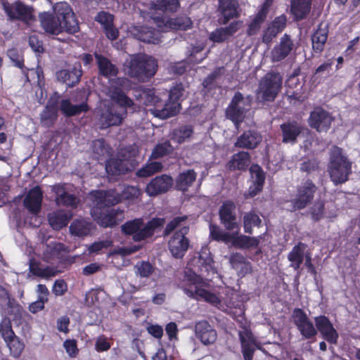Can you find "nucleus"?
<instances>
[{"instance_id": "34", "label": "nucleus", "mask_w": 360, "mask_h": 360, "mask_svg": "<svg viewBox=\"0 0 360 360\" xmlns=\"http://www.w3.org/2000/svg\"><path fill=\"white\" fill-rule=\"evenodd\" d=\"M132 34L140 41L156 44L160 41V34L148 27H135Z\"/></svg>"}, {"instance_id": "36", "label": "nucleus", "mask_w": 360, "mask_h": 360, "mask_svg": "<svg viewBox=\"0 0 360 360\" xmlns=\"http://www.w3.org/2000/svg\"><path fill=\"white\" fill-rule=\"evenodd\" d=\"M306 245L299 243L296 245L288 255V259L290 262V266L295 270H298L303 262Z\"/></svg>"}, {"instance_id": "25", "label": "nucleus", "mask_w": 360, "mask_h": 360, "mask_svg": "<svg viewBox=\"0 0 360 360\" xmlns=\"http://www.w3.org/2000/svg\"><path fill=\"white\" fill-rule=\"evenodd\" d=\"M293 48V43L288 35H284L280 42L271 51V57L274 62L281 61L288 56Z\"/></svg>"}, {"instance_id": "51", "label": "nucleus", "mask_w": 360, "mask_h": 360, "mask_svg": "<svg viewBox=\"0 0 360 360\" xmlns=\"http://www.w3.org/2000/svg\"><path fill=\"white\" fill-rule=\"evenodd\" d=\"M6 342L11 351V353L15 357L19 356L24 349L25 345L23 342H22L20 338L15 335L10 340L6 341Z\"/></svg>"}, {"instance_id": "14", "label": "nucleus", "mask_w": 360, "mask_h": 360, "mask_svg": "<svg viewBox=\"0 0 360 360\" xmlns=\"http://www.w3.org/2000/svg\"><path fill=\"white\" fill-rule=\"evenodd\" d=\"M1 4L10 20L20 19L27 21L32 18V8L19 1L10 4L7 1L1 0Z\"/></svg>"}, {"instance_id": "19", "label": "nucleus", "mask_w": 360, "mask_h": 360, "mask_svg": "<svg viewBox=\"0 0 360 360\" xmlns=\"http://www.w3.org/2000/svg\"><path fill=\"white\" fill-rule=\"evenodd\" d=\"M242 352L245 360H252L255 348L261 349L259 344L248 329H243L239 333Z\"/></svg>"}, {"instance_id": "57", "label": "nucleus", "mask_w": 360, "mask_h": 360, "mask_svg": "<svg viewBox=\"0 0 360 360\" xmlns=\"http://www.w3.org/2000/svg\"><path fill=\"white\" fill-rule=\"evenodd\" d=\"M229 262L234 269H238L240 266H244L246 271L250 269V264L245 262V257L240 253L231 254L229 257Z\"/></svg>"}, {"instance_id": "17", "label": "nucleus", "mask_w": 360, "mask_h": 360, "mask_svg": "<svg viewBox=\"0 0 360 360\" xmlns=\"http://www.w3.org/2000/svg\"><path fill=\"white\" fill-rule=\"evenodd\" d=\"M0 309L6 315H13L15 318L20 316L22 308L11 297L7 285L0 284Z\"/></svg>"}, {"instance_id": "64", "label": "nucleus", "mask_w": 360, "mask_h": 360, "mask_svg": "<svg viewBox=\"0 0 360 360\" xmlns=\"http://www.w3.org/2000/svg\"><path fill=\"white\" fill-rule=\"evenodd\" d=\"M68 287L63 280H57L53 286V292L56 295H63L67 291Z\"/></svg>"}, {"instance_id": "41", "label": "nucleus", "mask_w": 360, "mask_h": 360, "mask_svg": "<svg viewBox=\"0 0 360 360\" xmlns=\"http://www.w3.org/2000/svg\"><path fill=\"white\" fill-rule=\"evenodd\" d=\"M100 73L105 77L111 78L117 74L116 68L107 58L96 55Z\"/></svg>"}, {"instance_id": "20", "label": "nucleus", "mask_w": 360, "mask_h": 360, "mask_svg": "<svg viewBox=\"0 0 360 360\" xmlns=\"http://www.w3.org/2000/svg\"><path fill=\"white\" fill-rule=\"evenodd\" d=\"M173 185V179L167 175H161L153 179L146 186V192L150 196L167 192Z\"/></svg>"}, {"instance_id": "23", "label": "nucleus", "mask_w": 360, "mask_h": 360, "mask_svg": "<svg viewBox=\"0 0 360 360\" xmlns=\"http://www.w3.org/2000/svg\"><path fill=\"white\" fill-rule=\"evenodd\" d=\"M314 321L322 337L330 343H336L338 334L329 319L325 316H319L314 319Z\"/></svg>"}, {"instance_id": "63", "label": "nucleus", "mask_w": 360, "mask_h": 360, "mask_svg": "<svg viewBox=\"0 0 360 360\" xmlns=\"http://www.w3.org/2000/svg\"><path fill=\"white\" fill-rule=\"evenodd\" d=\"M8 56L18 68L22 66V57L21 53L16 49H11L8 51Z\"/></svg>"}, {"instance_id": "21", "label": "nucleus", "mask_w": 360, "mask_h": 360, "mask_svg": "<svg viewBox=\"0 0 360 360\" xmlns=\"http://www.w3.org/2000/svg\"><path fill=\"white\" fill-rule=\"evenodd\" d=\"M235 204L231 201H226L219 210L221 223L227 230L239 229V224L236 221Z\"/></svg>"}, {"instance_id": "22", "label": "nucleus", "mask_w": 360, "mask_h": 360, "mask_svg": "<svg viewBox=\"0 0 360 360\" xmlns=\"http://www.w3.org/2000/svg\"><path fill=\"white\" fill-rule=\"evenodd\" d=\"M195 333L196 338L200 340L204 345L213 344L217 338L216 330L205 321H199L195 324Z\"/></svg>"}, {"instance_id": "16", "label": "nucleus", "mask_w": 360, "mask_h": 360, "mask_svg": "<svg viewBox=\"0 0 360 360\" xmlns=\"http://www.w3.org/2000/svg\"><path fill=\"white\" fill-rule=\"evenodd\" d=\"M121 155L122 159H110L106 163L105 170L110 179H112L114 176L124 174L134 167L133 163L129 162L130 160L128 159L134 156V153L133 154L130 153L128 155H126L122 151Z\"/></svg>"}, {"instance_id": "3", "label": "nucleus", "mask_w": 360, "mask_h": 360, "mask_svg": "<svg viewBox=\"0 0 360 360\" xmlns=\"http://www.w3.org/2000/svg\"><path fill=\"white\" fill-rule=\"evenodd\" d=\"M134 96L139 105L143 101L147 107H151L148 110L155 117L166 119L169 117L176 115L181 108L179 103L180 98L183 96V89L181 85L173 88L169 93L168 102L163 103L162 96L156 94L153 89L136 91Z\"/></svg>"}, {"instance_id": "53", "label": "nucleus", "mask_w": 360, "mask_h": 360, "mask_svg": "<svg viewBox=\"0 0 360 360\" xmlns=\"http://www.w3.org/2000/svg\"><path fill=\"white\" fill-rule=\"evenodd\" d=\"M30 269L34 275L44 278H49L55 276L57 274V271L52 268H40L35 266L32 263L30 264Z\"/></svg>"}, {"instance_id": "7", "label": "nucleus", "mask_w": 360, "mask_h": 360, "mask_svg": "<svg viewBox=\"0 0 360 360\" xmlns=\"http://www.w3.org/2000/svg\"><path fill=\"white\" fill-rule=\"evenodd\" d=\"M352 164L342 154V149L334 146L330 151L328 172L335 184H342L347 180L351 172Z\"/></svg>"}, {"instance_id": "11", "label": "nucleus", "mask_w": 360, "mask_h": 360, "mask_svg": "<svg viewBox=\"0 0 360 360\" xmlns=\"http://www.w3.org/2000/svg\"><path fill=\"white\" fill-rule=\"evenodd\" d=\"M179 6V0H157L155 3H150L148 9L141 12L144 17L150 18L157 24L158 20L165 19L164 15L176 12Z\"/></svg>"}, {"instance_id": "49", "label": "nucleus", "mask_w": 360, "mask_h": 360, "mask_svg": "<svg viewBox=\"0 0 360 360\" xmlns=\"http://www.w3.org/2000/svg\"><path fill=\"white\" fill-rule=\"evenodd\" d=\"M58 108L52 100L49 101L46 109L41 115V121L44 124H50L57 117Z\"/></svg>"}, {"instance_id": "32", "label": "nucleus", "mask_w": 360, "mask_h": 360, "mask_svg": "<svg viewBox=\"0 0 360 360\" xmlns=\"http://www.w3.org/2000/svg\"><path fill=\"white\" fill-rule=\"evenodd\" d=\"M261 238L262 236L250 237L242 234L239 235L238 232L233 233L231 245L240 249L257 248Z\"/></svg>"}, {"instance_id": "27", "label": "nucleus", "mask_w": 360, "mask_h": 360, "mask_svg": "<svg viewBox=\"0 0 360 360\" xmlns=\"http://www.w3.org/2000/svg\"><path fill=\"white\" fill-rule=\"evenodd\" d=\"M105 30L108 39L115 40L118 37V30L113 26V15L105 11L99 12L95 18Z\"/></svg>"}, {"instance_id": "43", "label": "nucleus", "mask_w": 360, "mask_h": 360, "mask_svg": "<svg viewBox=\"0 0 360 360\" xmlns=\"http://www.w3.org/2000/svg\"><path fill=\"white\" fill-rule=\"evenodd\" d=\"M196 173L189 169L181 173L177 179L176 185L179 190L186 191L196 179Z\"/></svg>"}, {"instance_id": "48", "label": "nucleus", "mask_w": 360, "mask_h": 360, "mask_svg": "<svg viewBox=\"0 0 360 360\" xmlns=\"http://www.w3.org/2000/svg\"><path fill=\"white\" fill-rule=\"evenodd\" d=\"M262 220L254 212L245 213L243 216V228L247 233L251 234L252 233V228L259 226Z\"/></svg>"}, {"instance_id": "9", "label": "nucleus", "mask_w": 360, "mask_h": 360, "mask_svg": "<svg viewBox=\"0 0 360 360\" xmlns=\"http://www.w3.org/2000/svg\"><path fill=\"white\" fill-rule=\"evenodd\" d=\"M282 86V77L278 73H268L260 81L257 91L258 102L272 101L275 99Z\"/></svg>"}, {"instance_id": "44", "label": "nucleus", "mask_w": 360, "mask_h": 360, "mask_svg": "<svg viewBox=\"0 0 360 360\" xmlns=\"http://www.w3.org/2000/svg\"><path fill=\"white\" fill-rule=\"evenodd\" d=\"M328 38V32L326 29L319 28L313 34L312 47L316 52H321L324 48V45Z\"/></svg>"}, {"instance_id": "2", "label": "nucleus", "mask_w": 360, "mask_h": 360, "mask_svg": "<svg viewBox=\"0 0 360 360\" xmlns=\"http://www.w3.org/2000/svg\"><path fill=\"white\" fill-rule=\"evenodd\" d=\"M110 86L106 94L112 99V102L104 101L101 104V113L100 122L102 128L117 125L122 122L126 113L125 108L131 107L133 102L127 97L124 92L130 88L127 79H110Z\"/></svg>"}, {"instance_id": "24", "label": "nucleus", "mask_w": 360, "mask_h": 360, "mask_svg": "<svg viewBox=\"0 0 360 360\" xmlns=\"http://www.w3.org/2000/svg\"><path fill=\"white\" fill-rule=\"evenodd\" d=\"M191 20L189 18L182 16L174 19H162L158 20L157 26L162 32H167L170 30H186L191 27Z\"/></svg>"}, {"instance_id": "5", "label": "nucleus", "mask_w": 360, "mask_h": 360, "mask_svg": "<svg viewBox=\"0 0 360 360\" xmlns=\"http://www.w3.org/2000/svg\"><path fill=\"white\" fill-rule=\"evenodd\" d=\"M90 198L93 202L91 214L101 226H112L123 220L124 214L122 211L112 209L102 212L101 210L104 207L117 203L120 200L117 194H114L112 191H93Z\"/></svg>"}, {"instance_id": "50", "label": "nucleus", "mask_w": 360, "mask_h": 360, "mask_svg": "<svg viewBox=\"0 0 360 360\" xmlns=\"http://www.w3.org/2000/svg\"><path fill=\"white\" fill-rule=\"evenodd\" d=\"M162 165L160 162H153L142 167L137 172V176L140 177H148L156 172L161 171Z\"/></svg>"}, {"instance_id": "45", "label": "nucleus", "mask_w": 360, "mask_h": 360, "mask_svg": "<svg viewBox=\"0 0 360 360\" xmlns=\"http://www.w3.org/2000/svg\"><path fill=\"white\" fill-rule=\"evenodd\" d=\"M266 16V9L262 8L257 15L252 19L248 25V34L254 35L257 34Z\"/></svg>"}, {"instance_id": "29", "label": "nucleus", "mask_w": 360, "mask_h": 360, "mask_svg": "<svg viewBox=\"0 0 360 360\" xmlns=\"http://www.w3.org/2000/svg\"><path fill=\"white\" fill-rule=\"evenodd\" d=\"M82 76V68L79 64L71 70H62L57 72L58 80L65 83L68 86H72L79 82Z\"/></svg>"}, {"instance_id": "52", "label": "nucleus", "mask_w": 360, "mask_h": 360, "mask_svg": "<svg viewBox=\"0 0 360 360\" xmlns=\"http://www.w3.org/2000/svg\"><path fill=\"white\" fill-rule=\"evenodd\" d=\"M192 132L193 130L191 127H182L174 131L173 139L177 143H181L191 136Z\"/></svg>"}, {"instance_id": "54", "label": "nucleus", "mask_w": 360, "mask_h": 360, "mask_svg": "<svg viewBox=\"0 0 360 360\" xmlns=\"http://www.w3.org/2000/svg\"><path fill=\"white\" fill-rule=\"evenodd\" d=\"M64 249V245L61 243L51 244L46 247V250L44 253V259L47 261H50L55 258H58L60 251Z\"/></svg>"}, {"instance_id": "30", "label": "nucleus", "mask_w": 360, "mask_h": 360, "mask_svg": "<svg viewBox=\"0 0 360 360\" xmlns=\"http://www.w3.org/2000/svg\"><path fill=\"white\" fill-rule=\"evenodd\" d=\"M56 193V202L58 205L75 207L77 204V200L68 192L66 185H56L53 186Z\"/></svg>"}, {"instance_id": "31", "label": "nucleus", "mask_w": 360, "mask_h": 360, "mask_svg": "<svg viewBox=\"0 0 360 360\" xmlns=\"http://www.w3.org/2000/svg\"><path fill=\"white\" fill-rule=\"evenodd\" d=\"M262 141V136L255 131H247L240 136L235 143L236 147L255 148Z\"/></svg>"}, {"instance_id": "15", "label": "nucleus", "mask_w": 360, "mask_h": 360, "mask_svg": "<svg viewBox=\"0 0 360 360\" xmlns=\"http://www.w3.org/2000/svg\"><path fill=\"white\" fill-rule=\"evenodd\" d=\"M334 117L321 108H315L309 117V124L319 132L327 131L331 126Z\"/></svg>"}, {"instance_id": "47", "label": "nucleus", "mask_w": 360, "mask_h": 360, "mask_svg": "<svg viewBox=\"0 0 360 360\" xmlns=\"http://www.w3.org/2000/svg\"><path fill=\"white\" fill-rule=\"evenodd\" d=\"M92 150L94 156L98 160L108 158L110 155V148L102 139L96 140L93 143Z\"/></svg>"}, {"instance_id": "39", "label": "nucleus", "mask_w": 360, "mask_h": 360, "mask_svg": "<svg viewBox=\"0 0 360 360\" xmlns=\"http://www.w3.org/2000/svg\"><path fill=\"white\" fill-rule=\"evenodd\" d=\"M70 217L63 211L53 212L49 215V222L53 229L58 230L67 225Z\"/></svg>"}, {"instance_id": "60", "label": "nucleus", "mask_w": 360, "mask_h": 360, "mask_svg": "<svg viewBox=\"0 0 360 360\" xmlns=\"http://www.w3.org/2000/svg\"><path fill=\"white\" fill-rule=\"evenodd\" d=\"M0 333L5 342L15 335L11 328V324L8 319H4L0 323Z\"/></svg>"}, {"instance_id": "56", "label": "nucleus", "mask_w": 360, "mask_h": 360, "mask_svg": "<svg viewBox=\"0 0 360 360\" xmlns=\"http://www.w3.org/2000/svg\"><path fill=\"white\" fill-rule=\"evenodd\" d=\"M233 34V31L219 28L212 32L210 34V39L214 42L220 43L227 39L231 35Z\"/></svg>"}, {"instance_id": "8", "label": "nucleus", "mask_w": 360, "mask_h": 360, "mask_svg": "<svg viewBox=\"0 0 360 360\" xmlns=\"http://www.w3.org/2000/svg\"><path fill=\"white\" fill-rule=\"evenodd\" d=\"M163 224L164 220L159 218L153 219L147 224H144L141 219H136L124 224L122 229L126 234L132 235L134 240L139 241L150 236L155 229Z\"/></svg>"}, {"instance_id": "26", "label": "nucleus", "mask_w": 360, "mask_h": 360, "mask_svg": "<svg viewBox=\"0 0 360 360\" xmlns=\"http://www.w3.org/2000/svg\"><path fill=\"white\" fill-rule=\"evenodd\" d=\"M42 192L39 187L31 189L24 200L25 207L32 214H37L41 210Z\"/></svg>"}, {"instance_id": "37", "label": "nucleus", "mask_w": 360, "mask_h": 360, "mask_svg": "<svg viewBox=\"0 0 360 360\" xmlns=\"http://www.w3.org/2000/svg\"><path fill=\"white\" fill-rule=\"evenodd\" d=\"M250 164V155L247 152H240L233 155L228 163L230 169L243 170L246 169Z\"/></svg>"}, {"instance_id": "55", "label": "nucleus", "mask_w": 360, "mask_h": 360, "mask_svg": "<svg viewBox=\"0 0 360 360\" xmlns=\"http://www.w3.org/2000/svg\"><path fill=\"white\" fill-rule=\"evenodd\" d=\"M134 268L136 274L141 277H148L155 270L152 264L147 262H138Z\"/></svg>"}, {"instance_id": "38", "label": "nucleus", "mask_w": 360, "mask_h": 360, "mask_svg": "<svg viewBox=\"0 0 360 360\" xmlns=\"http://www.w3.org/2000/svg\"><path fill=\"white\" fill-rule=\"evenodd\" d=\"M237 6L236 0H219V9L224 18V23L237 15Z\"/></svg>"}, {"instance_id": "42", "label": "nucleus", "mask_w": 360, "mask_h": 360, "mask_svg": "<svg viewBox=\"0 0 360 360\" xmlns=\"http://www.w3.org/2000/svg\"><path fill=\"white\" fill-rule=\"evenodd\" d=\"M60 110L67 116H73L88 110V105L82 103L79 105H72L68 100H63L60 103Z\"/></svg>"}, {"instance_id": "6", "label": "nucleus", "mask_w": 360, "mask_h": 360, "mask_svg": "<svg viewBox=\"0 0 360 360\" xmlns=\"http://www.w3.org/2000/svg\"><path fill=\"white\" fill-rule=\"evenodd\" d=\"M126 65L128 68L127 73L142 82L153 76L158 67L157 62L153 58L141 53L131 56Z\"/></svg>"}, {"instance_id": "18", "label": "nucleus", "mask_w": 360, "mask_h": 360, "mask_svg": "<svg viewBox=\"0 0 360 360\" xmlns=\"http://www.w3.org/2000/svg\"><path fill=\"white\" fill-rule=\"evenodd\" d=\"M294 323L301 335L305 338H311L317 334V330L307 314L300 309H295L292 313Z\"/></svg>"}, {"instance_id": "28", "label": "nucleus", "mask_w": 360, "mask_h": 360, "mask_svg": "<svg viewBox=\"0 0 360 360\" xmlns=\"http://www.w3.org/2000/svg\"><path fill=\"white\" fill-rule=\"evenodd\" d=\"M250 172L253 184L250 186L248 195L250 197H254L262 191L265 180V176L262 168L257 165L251 166Z\"/></svg>"}, {"instance_id": "58", "label": "nucleus", "mask_w": 360, "mask_h": 360, "mask_svg": "<svg viewBox=\"0 0 360 360\" xmlns=\"http://www.w3.org/2000/svg\"><path fill=\"white\" fill-rule=\"evenodd\" d=\"M172 150V148L170 143L168 141H165L156 146L151 154V157L153 158H161L168 154Z\"/></svg>"}, {"instance_id": "4", "label": "nucleus", "mask_w": 360, "mask_h": 360, "mask_svg": "<svg viewBox=\"0 0 360 360\" xmlns=\"http://www.w3.org/2000/svg\"><path fill=\"white\" fill-rule=\"evenodd\" d=\"M54 15L47 13L40 14L43 29L51 34H58L63 31L75 33L79 29L77 20L70 6L66 2L57 3L54 7Z\"/></svg>"}, {"instance_id": "33", "label": "nucleus", "mask_w": 360, "mask_h": 360, "mask_svg": "<svg viewBox=\"0 0 360 360\" xmlns=\"http://www.w3.org/2000/svg\"><path fill=\"white\" fill-rule=\"evenodd\" d=\"M281 129L283 142L285 143H294L302 131V127L295 122L285 123L281 126Z\"/></svg>"}, {"instance_id": "62", "label": "nucleus", "mask_w": 360, "mask_h": 360, "mask_svg": "<svg viewBox=\"0 0 360 360\" xmlns=\"http://www.w3.org/2000/svg\"><path fill=\"white\" fill-rule=\"evenodd\" d=\"M63 347L70 357H75L78 354L77 342L75 340H66Z\"/></svg>"}, {"instance_id": "12", "label": "nucleus", "mask_w": 360, "mask_h": 360, "mask_svg": "<svg viewBox=\"0 0 360 360\" xmlns=\"http://www.w3.org/2000/svg\"><path fill=\"white\" fill-rule=\"evenodd\" d=\"M315 191L316 186L311 181H307L303 183L298 188L295 197L286 209L292 212L304 208L312 200Z\"/></svg>"}, {"instance_id": "59", "label": "nucleus", "mask_w": 360, "mask_h": 360, "mask_svg": "<svg viewBox=\"0 0 360 360\" xmlns=\"http://www.w3.org/2000/svg\"><path fill=\"white\" fill-rule=\"evenodd\" d=\"M112 191L114 193V194H117L120 199L122 198L123 199L132 200L138 198L141 195L140 190L135 186H126L124 188L121 196L118 193H115L114 191Z\"/></svg>"}, {"instance_id": "13", "label": "nucleus", "mask_w": 360, "mask_h": 360, "mask_svg": "<svg viewBox=\"0 0 360 360\" xmlns=\"http://www.w3.org/2000/svg\"><path fill=\"white\" fill-rule=\"evenodd\" d=\"M188 230L186 226L181 227L174 233L169 240V250L174 257L181 258L186 252L189 241L185 236L188 233Z\"/></svg>"}, {"instance_id": "46", "label": "nucleus", "mask_w": 360, "mask_h": 360, "mask_svg": "<svg viewBox=\"0 0 360 360\" xmlns=\"http://www.w3.org/2000/svg\"><path fill=\"white\" fill-rule=\"evenodd\" d=\"M210 233L211 237L217 241H222L226 244H231L233 233H230L221 230L219 227L215 225L210 226Z\"/></svg>"}, {"instance_id": "61", "label": "nucleus", "mask_w": 360, "mask_h": 360, "mask_svg": "<svg viewBox=\"0 0 360 360\" xmlns=\"http://www.w3.org/2000/svg\"><path fill=\"white\" fill-rule=\"evenodd\" d=\"M110 343L103 335L98 336L96 340L95 349L97 352H105L110 348Z\"/></svg>"}, {"instance_id": "10", "label": "nucleus", "mask_w": 360, "mask_h": 360, "mask_svg": "<svg viewBox=\"0 0 360 360\" xmlns=\"http://www.w3.org/2000/svg\"><path fill=\"white\" fill-rule=\"evenodd\" d=\"M252 98L250 96L244 98L240 92H237L230 105L226 109V117L231 120L238 129L246 115L250 114Z\"/></svg>"}, {"instance_id": "35", "label": "nucleus", "mask_w": 360, "mask_h": 360, "mask_svg": "<svg viewBox=\"0 0 360 360\" xmlns=\"http://www.w3.org/2000/svg\"><path fill=\"white\" fill-rule=\"evenodd\" d=\"M311 0H292L291 12L297 20L303 19L311 10Z\"/></svg>"}, {"instance_id": "40", "label": "nucleus", "mask_w": 360, "mask_h": 360, "mask_svg": "<svg viewBox=\"0 0 360 360\" xmlns=\"http://www.w3.org/2000/svg\"><path fill=\"white\" fill-rule=\"evenodd\" d=\"M92 229V224L84 219L75 220L70 226V233L79 237L89 234Z\"/></svg>"}, {"instance_id": "1", "label": "nucleus", "mask_w": 360, "mask_h": 360, "mask_svg": "<svg viewBox=\"0 0 360 360\" xmlns=\"http://www.w3.org/2000/svg\"><path fill=\"white\" fill-rule=\"evenodd\" d=\"M188 266L179 283L184 293L197 300H204L215 306L220 304L221 298L206 289L207 282L202 278L212 279L219 276L209 249L202 248L199 256L191 259Z\"/></svg>"}]
</instances>
